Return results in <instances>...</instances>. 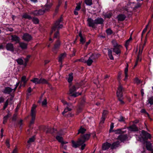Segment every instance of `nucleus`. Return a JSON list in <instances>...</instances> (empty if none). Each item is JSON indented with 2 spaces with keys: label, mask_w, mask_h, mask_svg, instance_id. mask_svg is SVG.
Returning a JSON list of instances; mask_svg holds the SVG:
<instances>
[{
  "label": "nucleus",
  "mask_w": 153,
  "mask_h": 153,
  "mask_svg": "<svg viewBox=\"0 0 153 153\" xmlns=\"http://www.w3.org/2000/svg\"><path fill=\"white\" fill-rule=\"evenodd\" d=\"M141 133L143 135L144 137L143 140L145 141L146 140H147L148 139H150L151 138V134L143 130L141 131Z\"/></svg>",
  "instance_id": "4468645a"
},
{
  "label": "nucleus",
  "mask_w": 153,
  "mask_h": 153,
  "mask_svg": "<svg viewBox=\"0 0 153 153\" xmlns=\"http://www.w3.org/2000/svg\"><path fill=\"white\" fill-rule=\"evenodd\" d=\"M148 103L151 105H153V97H149L148 99Z\"/></svg>",
  "instance_id": "a18cd8bd"
},
{
  "label": "nucleus",
  "mask_w": 153,
  "mask_h": 153,
  "mask_svg": "<svg viewBox=\"0 0 153 153\" xmlns=\"http://www.w3.org/2000/svg\"><path fill=\"white\" fill-rule=\"evenodd\" d=\"M91 135L90 133L86 134H82L79 139L81 140V142L83 144H85V142L88 140L89 139Z\"/></svg>",
  "instance_id": "6e6552de"
},
{
  "label": "nucleus",
  "mask_w": 153,
  "mask_h": 153,
  "mask_svg": "<svg viewBox=\"0 0 153 153\" xmlns=\"http://www.w3.org/2000/svg\"><path fill=\"white\" fill-rule=\"evenodd\" d=\"M97 55L95 54H92L88 58V60L85 61H82V62L86 63L88 65L90 66L92 64L94 61L97 59Z\"/></svg>",
  "instance_id": "0eeeda50"
},
{
  "label": "nucleus",
  "mask_w": 153,
  "mask_h": 153,
  "mask_svg": "<svg viewBox=\"0 0 153 153\" xmlns=\"http://www.w3.org/2000/svg\"><path fill=\"white\" fill-rule=\"evenodd\" d=\"M95 21L96 25H101L103 23L104 20L102 18L98 17L95 20Z\"/></svg>",
  "instance_id": "4be33fe9"
},
{
  "label": "nucleus",
  "mask_w": 153,
  "mask_h": 153,
  "mask_svg": "<svg viewBox=\"0 0 153 153\" xmlns=\"http://www.w3.org/2000/svg\"><path fill=\"white\" fill-rule=\"evenodd\" d=\"M34 138L33 137L31 138H30L27 141V143H30L33 142H34Z\"/></svg>",
  "instance_id": "680f3d73"
},
{
  "label": "nucleus",
  "mask_w": 153,
  "mask_h": 153,
  "mask_svg": "<svg viewBox=\"0 0 153 153\" xmlns=\"http://www.w3.org/2000/svg\"><path fill=\"white\" fill-rule=\"evenodd\" d=\"M108 55L109 58L111 60H114V58L112 54V51L109 49H108Z\"/></svg>",
  "instance_id": "c756f323"
},
{
  "label": "nucleus",
  "mask_w": 153,
  "mask_h": 153,
  "mask_svg": "<svg viewBox=\"0 0 153 153\" xmlns=\"http://www.w3.org/2000/svg\"><path fill=\"white\" fill-rule=\"evenodd\" d=\"M22 39L26 42H29L32 40L33 37L30 34L25 33H24L22 36Z\"/></svg>",
  "instance_id": "9b49d317"
},
{
  "label": "nucleus",
  "mask_w": 153,
  "mask_h": 153,
  "mask_svg": "<svg viewBox=\"0 0 153 153\" xmlns=\"http://www.w3.org/2000/svg\"><path fill=\"white\" fill-rule=\"evenodd\" d=\"M52 5V4L51 3H47L45 6L44 8L45 11L48 10L51 7Z\"/></svg>",
  "instance_id": "c85d7f7f"
},
{
  "label": "nucleus",
  "mask_w": 153,
  "mask_h": 153,
  "mask_svg": "<svg viewBox=\"0 0 153 153\" xmlns=\"http://www.w3.org/2000/svg\"><path fill=\"white\" fill-rule=\"evenodd\" d=\"M63 21V18L61 16L53 24L52 27L51 31L50 33L51 35L52 34L53 31H55L56 30H59L62 28L63 27L62 25Z\"/></svg>",
  "instance_id": "f257e3e1"
},
{
  "label": "nucleus",
  "mask_w": 153,
  "mask_h": 153,
  "mask_svg": "<svg viewBox=\"0 0 153 153\" xmlns=\"http://www.w3.org/2000/svg\"><path fill=\"white\" fill-rule=\"evenodd\" d=\"M144 143H146V149L150 151L151 153H153V146L151 143L150 141H146Z\"/></svg>",
  "instance_id": "ddd939ff"
},
{
  "label": "nucleus",
  "mask_w": 153,
  "mask_h": 153,
  "mask_svg": "<svg viewBox=\"0 0 153 153\" xmlns=\"http://www.w3.org/2000/svg\"><path fill=\"white\" fill-rule=\"evenodd\" d=\"M22 18L28 19L29 20H31L32 19V17L26 13L24 14L22 16Z\"/></svg>",
  "instance_id": "2f4dec72"
},
{
  "label": "nucleus",
  "mask_w": 153,
  "mask_h": 153,
  "mask_svg": "<svg viewBox=\"0 0 153 153\" xmlns=\"http://www.w3.org/2000/svg\"><path fill=\"white\" fill-rule=\"evenodd\" d=\"M78 88H77L75 85L71 86L70 85L69 86V92L68 93V94L71 95V96L74 97H76L81 95V93L75 92L76 89Z\"/></svg>",
  "instance_id": "7ed1b4c3"
},
{
  "label": "nucleus",
  "mask_w": 153,
  "mask_h": 153,
  "mask_svg": "<svg viewBox=\"0 0 153 153\" xmlns=\"http://www.w3.org/2000/svg\"><path fill=\"white\" fill-rule=\"evenodd\" d=\"M114 124L113 123H111V125H110V129L109 131V132H111L113 131V130H112V129L114 127Z\"/></svg>",
  "instance_id": "13d9d810"
},
{
  "label": "nucleus",
  "mask_w": 153,
  "mask_h": 153,
  "mask_svg": "<svg viewBox=\"0 0 153 153\" xmlns=\"http://www.w3.org/2000/svg\"><path fill=\"white\" fill-rule=\"evenodd\" d=\"M128 129L131 131H138V127L135 124H133L128 127Z\"/></svg>",
  "instance_id": "f3484780"
},
{
  "label": "nucleus",
  "mask_w": 153,
  "mask_h": 153,
  "mask_svg": "<svg viewBox=\"0 0 153 153\" xmlns=\"http://www.w3.org/2000/svg\"><path fill=\"white\" fill-rule=\"evenodd\" d=\"M67 106L66 107L68 109L69 111H71L72 110V108H73L74 106L71 103H68L66 104Z\"/></svg>",
  "instance_id": "473e14b6"
},
{
  "label": "nucleus",
  "mask_w": 153,
  "mask_h": 153,
  "mask_svg": "<svg viewBox=\"0 0 153 153\" xmlns=\"http://www.w3.org/2000/svg\"><path fill=\"white\" fill-rule=\"evenodd\" d=\"M112 14L111 13H108L105 15V18H109L112 16Z\"/></svg>",
  "instance_id": "052dcab7"
},
{
  "label": "nucleus",
  "mask_w": 153,
  "mask_h": 153,
  "mask_svg": "<svg viewBox=\"0 0 153 153\" xmlns=\"http://www.w3.org/2000/svg\"><path fill=\"white\" fill-rule=\"evenodd\" d=\"M8 102L9 99H8L6 100L5 103L4 104V105L3 108V110H4L7 107V105H8Z\"/></svg>",
  "instance_id": "6e6d98bb"
},
{
  "label": "nucleus",
  "mask_w": 153,
  "mask_h": 153,
  "mask_svg": "<svg viewBox=\"0 0 153 153\" xmlns=\"http://www.w3.org/2000/svg\"><path fill=\"white\" fill-rule=\"evenodd\" d=\"M113 131L115 132V134H123L124 133V132L122 131L121 129H118L115 130H113Z\"/></svg>",
  "instance_id": "e433bc0d"
},
{
  "label": "nucleus",
  "mask_w": 153,
  "mask_h": 153,
  "mask_svg": "<svg viewBox=\"0 0 153 153\" xmlns=\"http://www.w3.org/2000/svg\"><path fill=\"white\" fill-rule=\"evenodd\" d=\"M108 55L109 58L111 60H114V58L112 54V51L109 49H108Z\"/></svg>",
  "instance_id": "7c9ffc66"
},
{
  "label": "nucleus",
  "mask_w": 153,
  "mask_h": 153,
  "mask_svg": "<svg viewBox=\"0 0 153 153\" xmlns=\"http://www.w3.org/2000/svg\"><path fill=\"white\" fill-rule=\"evenodd\" d=\"M32 20V21L33 22V23L37 24H38L39 23V19L37 18L36 17H33L32 18V19H31Z\"/></svg>",
  "instance_id": "4c0bfd02"
},
{
  "label": "nucleus",
  "mask_w": 153,
  "mask_h": 153,
  "mask_svg": "<svg viewBox=\"0 0 153 153\" xmlns=\"http://www.w3.org/2000/svg\"><path fill=\"white\" fill-rule=\"evenodd\" d=\"M30 81L35 84H48V81L42 78H41L39 79L37 78H34L31 79Z\"/></svg>",
  "instance_id": "39448f33"
},
{
  "label": "nucleus",
  "mask_w": 153,
  "mask_h": 153,
  "mask_svg": "<svg viewBox=\"0 0 153 153\" xmlns=\"http://www.w3.org/2000/svg\"><path fill=\"white\" fill-rule=\"evenodd\" d=\"M105 117L102 116L101 119V120L100 122V123H104L105 120Z\"/></svg>",
  "instance_id": "69168bd1"
},
{
  "label": "nucleus",
  "mask_w": 153,
  "mask_h": 153,
  "mask_svg": "<svg viewBox=\"0 0 153 153\" xmlns=\"http://www.w3.org/2000/svg\"><path fill=\"white\" fill-rule=\"evenodd\" d=\"M68 111H69L68 110V109L66 108L65 109L64 111L62 112V115H64L65 113L67 112Z\"/></svg>",
  "instance_id": "774afa93"
},
{
  "label": "nucleus",
  "mask_w": 153,
  "mask_h": 153,
  "mask_svg": "<svg viewBox=\"0 0 153 153\" xmlns=\"http://www.w3.org/2000/svg\"><path fill=\"white\" fill-rule=\"evenodd\" d=\"M30 57V55H28L24 59L25 60V65L26 66L27 62H28L29 59Z\"/></svg>",
  "instance_id": "de8ad7c7"
},
{
  "label": "nucleus",
  "mask_w": 153,
  "mask_h": 153,
  "mask_svg": "<svg viewBox=\"0 0 153 153\" xmlns=\"http://www.w3.org/2000/svg\"><path fill=\"white\" fill-rule=\"evenodd\" d=\"M87 22L89 27H91L93 28H96V25L95 23V20H94L91 18H88L87 20Z\"/></svg>",
  "instance_id": "f8f14e48"
},
{
  "label": "nucleus",
  "mask_w": 153,
  "mask_h": 153,
  "mask_svg": "<svg viewBox=\"0 0 153 153\" xmlns=\"http://www.w3.org/2000/svg\"><path fill=\"white\" fill-rule=\"evenodd\" d=\"M132 39V38L131 36L129 39L127 40L125 44V46L126 47V48H127V46L128 45L130 41Z\"/></svg>",
  "instance_id": "8fccbe9b"
},
{
  "label": "nucleus",
  "mask_w": 153,
  "mask_h": 153,
  "mask_svg": "<svg viewBox=\"0 0 153 153\" xmlns=\"http://www.w3.org/2000/svg\"><path fill=\"white\" fill-rule=\"evenodd\" d=\"M77 6L76 7L75 10H79L81 8V3H79L76 4Z\"/></svg>",
  "instance_id": "3c124183"
},
{
  "label": "nucleus",
  "mask_w": 153,
  "mask_h": 153,
  "mask_svg": "<svg viewBox=\"0 0 153 153\" xmlns=\"http://www.w3.org/2000/svg\"><path fill=\"white\" fill-rule=\"evenodd\" d=\"M86 4L89 6H91L92 4V0H85Z\"/></svg>",
  "instance_id": "37998d69"
},
{
  "label": "nucleus",
  "mask_w": 153,
  "mask_h": 153,
  "mask_svg": "<svg viewBox=\"0 0 153 153\" xmlns=\"http://www.w3.org/2000/svg\"><path fill=\"white\" fill-rule=\"evenodd\" d=\"M112 43L113 46V48H112L113 52L119 56L121 53L120 49L122 48V46L118 44L115 40H112Z\"/></svg>",
  "instance_id": "f03ea898"
},
{
  "label": "nucleus",
  "mask_w": 153,
  "mask_h": 153,
  "mask_svg": "<svg viewBox=\"0 0 153 153\" xmlns=\"http://www.w3.org/2000/svg\"><path fill=\"white\" fill-rule=\"evenodd\" d=\"M11 116V114L10 113V112H8L7 114L3 118V123L4 124H5L7 123L8 118L10 117Z\"/></svg>",
  "instance_id": "cd10ccee"
},
{
  "label": "nucleus",
  "mask_w": 153,
  "mask_h": 153,
  "mask_svg": "<svg viewBox=\"0 0 153 153\" xmlns=\"http://www.w3.org/2000/svg\"><path fill=\"white\" fill-rule=\"evenodd\" d=\"M106 32L108 35H110L112 34L113 31L110 29H108L106 30Z\"/></svg>",
  "instance_id": "603ef678"
},
{
  "label": "nucleus",
  "mask_w": 153,
  "mask_h": 153,
  "mask_svg": "<svg viewBox=\"0 0 153 153\" xmlns=\"http://www.w3.org/2000/svg\"><path fill=\"white\" fill-rule=\"evenodd\" d=\"M71 143H72V146L75 148H76L79 146H81V150H83L86 146L85 144H83L81 142V140L79 139V138L76 142L72 140Z\"/></svg>",
  "instance_id": "423d86ee"
},
{
  "label": "nucleus",
  "mask_w": 153,
  "mask_h": 153,
  "mask_svg": "<svg viewBox=\"0 0 153 153\" xmlns=\"http://www.w3.org/2000/svg\"><path fill=\"white\" fill-rule=\"evenodd\" d=\"M16 61L18 64L20 65H22L23 64V61L21 58H19L18 59H16Z\"/></svg>",
  "instance_id": "49530a36"
},
{
  "label": "nucleus",
  "mask_w": 153,
  "mask_h": 153,
  "mask_svg": "<svg viewBox=\"0 0 153 153\" xmlns=\"http://www.w3.org/2000/svg\"><path fill=\"white\" fill-rule=\"evenodd\" d=\"M86 131V129L85 128L81 127L80 129L78 130L77 134H79L80 133L82 134L84 133Z\"/></svg>",
  "instance_id": "f704fd0d"
},
{
  "label": "nucleus",
  "mask_w": 153,
  "mask_h": 153,
  "mask_svg": "<svg viewBox=\"0 0 153 153\" xmlns=\"http://www.w3.org/2000/svg\"><path fill=\"white\" fill-rule=\"evenodd\" d=\"M111 144L108 142H106L103 144L102 146V149L103 150L108 149L109 148H111Z\"/></svg>",
  "instance_id": "aec40b11"
},
{
  "label": "nucleus",
  "mask_w": 153,
  "mask_h": 153,
  "mask_svg": "<svg viewBox=\"0 0 153 153\" xmlns=\"http://www.w3.org/2000/svg\"><path fill=\"white\" fill-rule=\"evenodd\" d=\"M27 81V79L26 77L25 76H22L21 78V82H23L24 84V87L25 86V85Z\"/></svg>",
  "instance_id": "72a5a7b5"
},
{
  "label": "nucleus",
  "mask_w": 153,
  "mask_h": 153,
  "mask_svg": "<svg viewBox=\"0 0 153 153\" xmlns=\"http://www.w3.org/2000/svg\"><path fill=\"white\" fill-rule=\"evenodd\" d=\"M128 69L127 68H125V71H124V72H125V78L124 79V80L125 81L127 79V77H128Z\"/></svg>",
  "instance_id": "79ce46f5"
},
{
  "label": "nucleus",
  "mask_w": 153,
  "mask_h": 153,
  "mask_svg": "<svg viewBox=\"0 0 153 153\" xmlns=\"http://www.w3.org/2000/svg\"><path fill=\"white\" fill-rule=\"evenodd\" d=\"M119 101L120 102V104L121 105H123L124 104V102L123 101V97H117Z\"/></svg>",
  "instance_id": "09e8293b"
},
{
  "label": "nucleus",
  "mask_w": 153,
  "mask_h": 153,
  "mask_svg": "<svg viewBox=\"0 0 153 153\" xmlns=\"http://www.w3.org/2000/svg\"><path fill=\"white\" fill-rule=\"evenodd\" d=\"M11 39L13 41L16 42V43H19L20 39L19 37L16 35L12 36Z\"/></svg>",
  "instance_id": "a878e982"
},
{
  "label": "nucleus",
  "mask_w": 153,
  "mask_h": 153,
  "mask_svg": "<svg viewBox=\"0 0 153 153\" xmlns=\"http://www.w3.org/2000/svg\"><path fill=\"white\" fill-rule=\"evenodd\" d=\"M146 41H147V40H146V38L145 39L144 41V44H143V45L142 46H140L139 47V49L140 48H141V52L143 51L144 47L146 45Z\"/></svg>",
  "instance_id": "4d7b16f0"
},
{
  "label": "nucleus",
  "mask_w": 153,
  "mask_h": 153,
  "mask_svg": "<svg viewBox=\"0 0 153 153\" xmlns=\"http://www.w3.org/2000/svg\"><path fill=\"white\" fill-rule=\"evenodd\" d=\"M45 13V10L39 9L31 11L30 12V14L35 16H39L43 15Z\"/></svg>",
  "instance_id": "1a4fd4ad"
},
{
  "label": "nucleus",
  "mask_w": 153,
  "mask_h": 153,
  "mask_svg": "<svg viewBox=\"0 0 153 153\" xmlns=\"http://www.w3.org/2000/svg\"><path fill=\"white\" fill-rule=\"evenodd\" d=\"M134 82L137 84V85H138L140 83V81L137 78H136L134 79Z\"/></svg>",
  "instance_id": "5fc2aeb1"
},
{
  "label": "nucleus",
  "mask_w": 153,
  "mask_h": 153,
  "mask_svg": "<svg viewBox=\"0 0 153 153\" xmlns=\"http://www.w3.org/2000/svg\"><path fill=\"white\" fill-rule=\"evenodd\" d=\"M56 130L53 128H49L48 130H47L46 131V133H50L51 134H53V133L55 132Z\"/></svg>",
  "instance_id": "c9c22d12"
},
{
  "label": "nucleus",
  "mask_w": 153,
  "mask_h": 153,
  "mask_svg": "<svg viewBox=\"0 0 153 153\" xmlns=\"http://www.w3.org/2000/svg\"><path fill=\"white\" fill-rule=\"evenodd\" d=\"M19 47L23 50L27 49V44L24 42H20L19 43Z\"/></svg>",
  "instance_id": "393cba45"
},
{
  "label": "nucleus",
  "mask_w": 153,
  "mask_h": 153,
  "mask_svg": "<svg viewBox=\"0 0 153 153\" xmlns=\"http://www.w3.org/2000/svg\"><path fill=\"white\" fill-rule=\"evenodd\" d=\"M5 143L8 147H10V140L9 139H7L6 140Z\"/></svg>",
  "instance_id": "bf43d9fd"
},
{
  "label": "nucleus",
  "mask_w": 153,
  "mask_h": 153,
  "mask_svg": "<svg viewBox=\"0 0 153 153\" xmlns=\"http://www.w3.org/2000/svg\"><path fill=\"white\" fill-rule=\"evenodd\" d=\"M56 139L58 141L61 143L63 141V138L59 136H57L56 137Z\"/></svg>",
  "instance_id": "c03bdc74"
},
{
  "label": "nucleus",
  "mask_w": 153,
  "mask_h": 153,
  "mask_svg": "<svg viewBox=\"0 0 153 153\" xmlns=\"http://www.w3.org/2000/svg\"><path fill=\"white\" fill-rule=\"evenodd\" d=\"M121 73L120 72H119L118 73V75L117 77V79L119 82H120L121 79Z\"/></svg>",
  "instance_id": "e2e57ef3"
},
{
  "label": "nucleus",
  "mask_w": 153,
  "mask_h": 153,
  "mask_svg": "<svg viewBox=\"0 0 153 153\" xmlns=\"http://www.w3.org/2000/svg\"><path fill=\"white\" fill-rule=\"evenodd\" d=\"M13 91H14L13 89L8 87H5L2 92L5 94H9Z\"/></svg>",
  "instance_id": "412c9836"
},
{
  "label": "nucleus",
  "mask_w": 153,
  "mask_h": 153,
  "mask_svg": "<svg viewBox=\"0 0 153 153\" xmlns=\"http://www.w3.org/2000/svg\"><path fill=\"white\" fill-rule=\"evenodd\" d=\"M59 30H57L56 31V32L54 34V36L53 37L54 39H57L59 38Z\"/></svg>",
  "instance_id": "ea45409f"
},
{
  "label": "nucleus",
  "mask_w": 153,
  "mask_h": 153,
  "mask_svg": "<svg viewBox=\"0 0 153 153\" xmlns=\"http://www.w3.org/2000/svg\"><path fill=\"white\" fill-rule=\"evenodd\" d=\"M61 42L59 39H57L55 42L53 48H52V51L53 52L56 54L60 46Z\"/></svg>",
  "instance_id": "9d476101"
},
{
  "label": "nucleus",
  "mask_w": 153,
  "mask_h": 153,
  "mask_svg": "<svg viewBox=\"0 0 153 153\" xmlns=\"http://www.w3.org/2000/svg\"><path fill=\"white\" fill-rule=\"evenodd\" d=\"M66 56V54L65 53H64L60 54L59 57V62L62 64V60L64 59Z\"/></svg>",
  "instance_id": "b1692460"
},
{
  "label": "nucleus",
  "mask_w": 153,
  "mask_h": 153,
  "mask_svg": "<svg viewBox=\"0 0 153 153\" xmlns=\"http://www.w3.org/2000/svg\"><path fill=\"white\" fill-rule=\"evenodd\" d=\"M118 121L120 122H124L125 121L124 118L122 116H120Z\"/></svg>",
  "instance_id": "338daca9"
},
{
  "label": "nucleus",
  "mask_w": 153,
  "mask_h": 153,
  "mask_svg": "<svg viewBox=\"0 0 153 153\" xmlns=\"http://www.w3.org/2000/svg\"><path fill=\"white\" fill-rule=\"evenodd\" d=\"M128 139L127 134H121L119 135L117 138V139L120 140L122 142H124Z\"/></svg>",
  "instance_id": "a211bd4d"
},
{
  "label": "nucleus",
  "mask_w": 153,
  "mask_h": 153,
  "mask_svg": "<svg viewBox=\"0 0 153 153\" xmlns=\"http://www.w3.org/2000/svg\"><path fill=\"white\" fill-rule=\"evenodd\" d=\"M108 113V111L106 110H104L102 113V116L105 117V115Z\"/></svg>",
  "instance_id": "0e129e2a"
},
{
  "label": "nucleus",
  "mask_w": 153,
  "mask_h": 153,
  "mask_svg": "<svg viewBox=\"0 0 153 153\" xmlns=\"http://www.w3.org/2000/svg\"><path fill=\"white\" fill-rule=\"evenodd\" d=\"M68 82H71L73 79V74L72 73H70L68 75Z\"/></svg>",
  "instance_id": "58836bf2"
},
{
  "label": "nucleus",
  "mask_w": 153,
  "mask_h": 153,
  "mask_svg": "<svg viewBox=\"0 0 153 153\" xmlns=\"http://www.w3.org/2000/svg\"><path fill=\"white\" fill-rule=\"evenodd\" d=\"M120 142L119 141H117L111 144V149L113 150L115 149L120 146Z\"/></svg>",
  "instance_id": "dca6fc26"
},
{
  "label": "nucleus",
  "mask_w": 153,
  "mask_h": 153,
  "mask_svg": "<svg viewBox=\"0 0 153 153\" xmlns=\"http://www.w3.org/2000/svg\"><path fill=\"white\" fill-rule=\"evenodd\" d=\"M126 18V16L125 15L123 14H120L117 16L118 20L119 21H124Z\"/></svg>",
  "instance_id": "bb28decb"
},
{
  "label": "nucleus",
  "mask_w": 153,
  "mask_h": 153,
  "mask_svg": "<svg viewBox=\"0 0 153 153\" xmlns=\"http://www.w3.org/2000/svg\"><path fill=\"white\" fill-rule=\"evenodd\" d=\"M141 48H140L139 49V52L138 53V54L137 56V58L136 60V61H137V62H138L139 60H140H140H140V56L141 55L142 53V52H141Z\"/></svg>",
  "instance_id": "a19ab883"
},
{
  "label": "nucleus",
  "mask_w": 153,
  "mask_h": 153,
  "mask_svg": "<svg viewBox=\"0 0 153 153\" xmlns=\"http://www.w3.org/2000/svg\"><path fill=\"white\" fill-rule=\"evenodd\" d=\"M6 49L9 51L12 52L14 51V48L13 45L11 43H8L6 45Z\"/></svg>",
  "instance_id": "6ab92c4d"
},
{
  "label": "nucleus",
  "mask_w": 153,
  "mask_h": 153,
  "mask_svg": "<svg viewBox=\"0 0 153 153\" xmlns=\"http://www.w3.org/2000/svg\"><path fill=\"white\" fill-rule=\"evenodd\" d=\"M36 105H33L32 107L31 110V119L30 123V126L33 124L34 123V121L35 119L36 111Z\"/></svg>",
  "instance_id": "20e7f679"
},
{
  "label": "nucleus",
  "mask_w": 153,
  "mask_h": 153,
  "mask_svg": "<svg viewBox=\"0 0 153 153\" xmlns=\"http://www.w3.org/2000/svg\"><path fill=\"white\" fill-rule=\"evenodd\" d=\"M79 35L80 38V43L83 44L85 42V37L84 36H83L82 35L81 31H80L79 32Z\"/></svg>",
  "instance_id": "5701e85b"
},
{
  "label": "nucleus",
  "mask_w": 153,
  "mask_h": 153,
  "mask_svg": "<svg viewBox=\"0 0 153 153\" xmlns=\"http://www.w3.org/2000/svg\"><path fill=\"white\" fill-rule=\"evenodd\" d=\"M47 100L46 98H45L43 101L42 102V105L43 106H45L47 104Z\"/></svg>",
  "instance_id": "864d4df0"
},
{
  "label": "nucleus",
  "mask_w": 153,
  "mask_h": 153,
  "mask_svg": "<svg viewBox=\"0 0 153 153\" xmlns=\"http://www.w3.org/2000/svg\"><path fill=\"white\" fill-rule=\"evenodd\" d=\"M123 89L121 85H120L118 88L117 92V97H123Z\"/></svg>",
  "instance_id": "2eb2a0df"
}]
</instances>
